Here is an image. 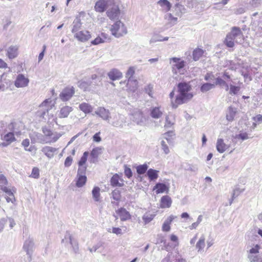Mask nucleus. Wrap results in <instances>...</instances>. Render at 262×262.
Returning <instances> with one entry per match:
<instances>
[{
    "instance_id": "obj_1",
    "label": "nucleus",
    "mask_w": 262,
    "mask_h": 262,
    "mask_svg": "<svg viewBox=\"0 0 262 262\" xmlns=\"http://www.w3.org/2000/svg\"><path fill=\"white\" fill-rule=\"evenodd\" d=\"M177 89L178 94L176 96H174V90L169 94L171 106L174 108L180 105L188 102L193 97V94L191 92L192 86L189 83L180 82L177 84Z\"/></svg>"
},
{
    "instance_id": "obj_2",
    "label": "nucleus",
    "mask_w": 262,
    "mask_h": 262,
    "mask_svg": "<svg viewBox=\"0 0 262 262\" xmlns=\"http://www.w3.org/2000/svg\"><path fill=\"white\" fill-rule=\"evenodd\" d=\"M80 24L74 25L72 29L74 37L78 41L84 42L88 41L92 37L91 32L86 30L80 29Z\"/></svg>"
},
{
    "instance_id": "obj_3",
    "label": "nucleus",
    "mask_w": 262,
    "mask_h": 262,
    "mask_svg": "<svg viewBox=\"0 0 262 262\" xmlns=\"http://www.w3.org/2000/svg\"><path fill=\"white\" fill-rule=\"evenodd\" d=\"M110 4L108 5V9L106 12L107 16L110 19L113 20L118 18L120 15L121 11L119 8L120 5V0H110Z\"/></svg>"
},
{
    "instance_id": "obj_4",
    "label": "nucleus",
    "mask_w": 262,
    "mask_h": 262,
    "mask_svg": "<svg viewBox=\"0 0 262 262\" xmlns=\"http://www.w3.org/2000/svg\"><path fill=\"white\" fill-rule=\"evenodd\" d=\"M242 34L241 29L239 27H233L231 28V32L228 33L224 40V44L229 48H233L234 46V40L236 37Z\"/></svg>"
},
{
    "instance_id": "obj_5",
    "label": "nucleus",
    "mask_w": 262,
    "mask_h": 262,
    "mask_svg": "<svg viewBox=\"0 0 262 262\" xmlns=\"http://www.w3.org/2000/svg\"><path fill=\"white\" fill-rule=\"evenodd\" d=\"M42 132L47 143H49L56 142L62 135L60 133L53 130L47 127H42Z\"/></svg>"
},
{
    "instance_id": "obj_6",
    "label": "nucleus",
    "mask_w": 262,
    "mask_h": 262,
    "mask_svg": "<svg viewBox=\"0 0 262 262\" xmlns=\"http://www.w3.org/2000/svg\"><path fill=\"white\" fill-rule=\"evenodd\" d=\"M110 30L112 35L116 37L122 36L127 33V29L124 24L120 20L115 23L112 26Z\"/></svg>"
},
{
    "instance_id": "obj_7",
    "label": "nucleus",
    "mask_w": 262,
    "mask_h": 262,
    "mask_svg": "<svg viewBox=\"0 0 262 262\" xmlns=\"http://www.w3.org/2000/svg\"><path fill=\"white\" fill-rule=\"evenodd\" d=\"M170 62L172 63V72L174 74H183L184 72H181L182 69L185 67L186 62L182 60L180 58L172 57L170 58Z\"/></svg>"
},
{
    "instance_id": "obj_8",
    "label": "nucleus",
    "mask_w": 262,
    "mask_h": 262,
    "mask_svg": "<svg viewBox=\"0 0 262 262\" xmlns=\"http://www.w3.org/2000/svg\"><path fill=\"white\" fill-rule=\"evenodd\" d=\"M74 94V88L73 86H68L63 89L59 94V97L63 101H67L70 99Z\"/></svg>"
},
{
    "instance_id": "obj_9",
    "label": "nucleus",
    "mask_w": 262,
    "mask_h": 262,
    "mask_svg": "<svg viewBox=\"0 0 262 262\" xmlns=\"http://www.w3.org/2000/svg\"><path fill=\"white\" fill-rule=\"evenodd\" d=\"M89 155V153L88 151H85L78 161V165L79 167L78 169V172L79 173H85L87 169L85 164L87 161Z\"/></svg>"
},
{
    "instance_id": "obj_10",
    "label": "nucleus",
    "mask_w": 262,
    "mask_h": 262,
    "mask_svg": "<svg viewBox=\"0 0 262 262\" xmlns=\"http://www.w3.org/2000/svg\"><path fill=\"white\" fill-rule=\"evenodd\" d=\"M111 185L113 187H122L124 185V181L122 174L115 173L110 180Z\"/></svg>"
},
{
    "instance_id": "obj_11",
    "label": "nucleus",
    "mask_w": 262,
    "mask_h": 262,
    "mask_svg": "<svg viewBox=\"0 0 262 262\" xmlns=\"http://www.w3.org/2000/svg\"><path fill=\"white\" fill-rule=\"evenodd\" d=\"M15 133L13 132H8L3 136L2 140L3 141V142L1 143V145L2 146H6L15 142L16 139L15 137Z\"/></svg>"
},
{
    "instance_id": "obj_12",
    "label": "nucleus",
    "mask_w": 262,
    "mask_h": 262,
    "mask_svg": "<svg viewBox=\"0 0 262 262\" xmlns=\"http://www.w3.org/2000/svg\"><path fill=\"white\" fill-rule=\"evenodd\" d=\"M110 4V0H98L94 6L95 10L98 12H104Z\"/></svg>"
},
{
    "instance_id": "obj_13",
    "label": "nucleus",
    "mask_w": 262,
    "mask_h": 262,
    "mask_svg": "<svg viewBox=\"0 0 262 262\" xmlns=\"http://www.w3.org/2000/svg\"><path fill=\"white\" fill-rule=\"evenodd\" d=\"M29 80L23 74H19L16 77L14 84L17 88H24L28 85Z\"/></svg>"
},
{
    "instance_id": "obj_14",
    "label": "nucleus",
    "mask_w": 262,
    "mask_h": 262,
    "mask_svg": "<svg viewBox=\"0 0 262 262\" xmlns=\"http://www.w3.org/2000/svg\"><path fill=\"white\" fill-rule=\"evenodd\" d=\"M116 212L121 221H126L132 219V215L130 213L123 207L118 209L116 210Z\"/></svg>"
},
{
    "instance_id": "obj_15",
    "label": "nucleus",
    "mask_w": 262,
    "mask_h": 262,
    "mask_svg": "<svg viewBox=\"0 0 262 262\" xmlns=\"http://www.w3.org/2000/svg\"><path fill=\"white\" fill-rule=\"evenodd\" d=\"M41 150L47 157L51 159L56 155L57 149L52 146H46L42 147Z\"/></svg>"
},
{
    "instance_id": "obj_16",
    "label": "nucleus",
    "mask_w": 262,
    "mask_h": 262,
    "mask_svg": "<svg viewBox=\"0 0 262 262\" xmlns=\"http://www.w3.org/2000/svg\"><path fill=\"white\" fill-rule=\"evenodd\" d=\"M127 91L130 92H136L138 88V82L135 79H127L126 83Z\"/></svg>"
},
{
    "instance_id": "obj_17",
    "label": "nucleus",
    "mask_w": 262,
    "mask_h": 262,
    "mask_svg": "<svg viewBox=\"0 0 262 262\" xmlns=\"http://www.w3.org/2000/svg\"><path fill=\"white\" fill-rule=\"evenodd\" d=\"M2 190L6 193L5 199L8 203H14L15 202V198L13 192L8 187L5 186L2 187Z\"/></svg>"
},
{
    "instance_id": "obj_18",
    "label": "nucleus",
    "mask_w": 262,
    "mask_h": 262,
    "mask_svg": "<svg viewBox=\"0 0 262 262\" xmlns=\"http://www.w3.org/2000/svg\"><path fill=\"white\" fill-rule=\"evenodd\" d=\"M171 198L169 195H164L160 199V207L161 208H169L171 207Z\"/></svg>"
},
{
    "instance_id": "obj_19",
    "label": "nucleus",
    "mask_w": 262,
    "mask_h": 262,
    "mask_svg": "<svg viewBox=\"0 0 262 262\" xmlns=\"http://www.w3.org/2000/svg\"><path fill=\"white\" fill-rule=\"evenodd\" d=\"M153 190L155 191L157 194L168 192L169 187L162 183H158L153 188Z\"/></svg>"
},
{
    "instance_id": "obj_20",
    "label": "nucleus",
    "mask_w": 262,
    "mask_h": 262,
    "mask_svg": "<svg viewBox=\"0 0 262 262\" xmlns=\"http://www.w3.org/2000/svg\"><path fill=\"white\" fill-rule=\"evenodd\" d=\"M107 75L110 79L113 81L119 80L121 79L122 76V73L118 69H113L111 70L108 73Z\"/></svg>"
},
{
    "instance_id": "obj_21",
    "label": "nucleus",
    "mask_w": 262,
    "mask_h": 262,
    "mask_svg": "<svg viewBox=\"0 0 262 262\" xmlns=\"http://www.w3.org/2000/svg\"><path fill=\"white\" fill-rule=\"evenodd\" d=\"M205 53V50L200 48H196L193 50L192 53V59L194 61H198L202 58Z\"/></svg>"
},
{
    "instance_id": "obj_22",
    "label": "nucleus",
    "mask_w": 262,
    "mask_h": 262,
    "mask_svg": "<svg viewBox=\"0 0 262 262\" xmlns=\"http://www.w3.org/2000/svg\"><path fill=\"white\" fill-rule=\"evenodd\" d=\"M175 218H176V216L171 215L164 221L162 226L163 232H168L170 230V225Z\"/></svg>"
},
{
    "instance_id": "obj_23",
    "label": "nucleus",
    "mask_w": 262,
    "mask_h": 262,
    "mask_svg": "<svg viewBox=\"0 0 262 262\" xmlns=\"http://www.w3.org/2000/svg\"><path fill=\"white\" fill-rule=\"evenodd\" d=\"M73 111V108L69 106H64L60 110L58 116L60 118H64L68 117L70 113Z\"/></svg>"
},
{
    "instance_id": "obj_24",
    "label": "nucleus",
    "mask_w": 262,
    "mask_h": 262,
    "mask_svg": "<svg viewBox=\"0 0 262 262\" xmlns=\"http://www.w3.org/2000/svg\"><path fill=\"white\" fill-rule=\"evenodd\" d=\"M85 173H79L77 172V178L76 182V185L78 187L83 186L87 181V178L85 175Z\"/></svg>"
},
{
    "instance_id": "obj_25",
    "label": "nucleus",
    "mask_w": 262,
    "mask_h": 262,
    "mask_svg": "<svg viewBox=\"0 0 262 262\" xmlns=\"http://www.w3.org/2000/svg\"><path fill=\"white\" fill-rule=\"evenodd\" d=\"M18 47L17 46L10 47L7 52V55L9 59H13L18 55Z\"/></svg>"
},
{
    "instance_id": "obj_26",
    "label": "nucleus",
    "mask_w": 262,
    "mask_h": 262,
    "mask_svg": "<svg viewBox=\"0 0 262 262\" xmlns=\"http://www.w3.org/2000/svg\"><path fill=\"white\" fill-rule=\"evenodd\" d=\"M228 148L227 145L224 142L222 139H219L216 142V149L220 152H224Z\"/></svg>"
},
{
    "instance_id": "obj_27",
    "label": "nucleus",
    "mask_w": 262,
    "mask_h": 262,
    "mask_svg": "<svg viewBox=\"0 0 262 262\" xmlns=\"http://www.w3.org/2000/svg\"><path fill=\"white\" fill-rule=\"evenodd\" d=\"M236 108L230 106L228 107V112L226 114V119L229 121H232L236 114Z\"/></svg>"
},
{
    "instance_id": "obj_28",
    "label": "nucleus",
    "mask_w": 262,
    "mask_h": 262,
    "mask_svg": "<svg viewBox=\"0 0 262 262\" xmlns=\"http://www.w3.org/2000/svg\"><path fill=\"white\" fill-rule=\"evenodd\" d=\"M163 114L162 111L160 110V107H153L150 110V116L155 119L160 118Z\"/></svg>"
},
{
    "instance_id": "obj_29",
    "label": "nucleus",
    "mask_w": 262,
    "mask_h": 262,
    "mask_svg": "<svg viewBox=\"0 0 262 262\" xmlns=\"http://www.w3.org/2000/svg\"><path fill=\"white\" fill-rule=\"evenodd\" d=\"M79 107L85 114H89L93 111V107L90 104L85 102L81 103Z\"/></svg>"
},
{
    "instance_id": "obj_30",
    "label": "nucleus",
    "mask_w": 262,
    "mask_h": 262,
    "mask_svg": "<svg viewBox=\"0 0 262 262\" xmlns=\"http://www.w3.org/2000/svg\"><path fill=\"white\" fill-rule=\"evenodd\" d=\"M158 4L162 8L163 10L165 12L169 11L171 7V5L167 0H160Z\"/></svg>"
},
{
    "instance_id": "obj_31",
    "label": "nucleus",
    "mask_w": 262,
    "mask_h": 262,
    "mask_svg": "<svg viewBox=\"0 0 262 262\" xmlns=\"http://www.w3.org/2000/svg\"><path fill=\"white\" fill-rule=\"evenodd\" d=\"M95 114L99 116L103 119H107L109 117L108 111L106 110V109H105L104 107H100L98 108V110L95 112Z\"/></svg>"
},
{
    "instance_id": "obj_32",
    "label": "nucleus",
    "mask_w": 262,
    "mask_h": 262,
    "mask_svg": "<svg viewBox=\"0 0 262 262\" xmlns=\"http://www.w3.org/2000/svg\"><path fill=\"white\" fill-rule=\"evenodd\" d=\"M205 246V237L202 235L196 243V248L198 251H201L203 250Z\"/></svg>"
},
{
    "instance_id": "obj_33",
    "label": "nucleus",
    "mask_w": 262,
    "mask_h": 262,
    "mask_svg": "<svg viewBox=\"0 0 262 262\" xmlns=\"http://www.w3.org/2000/svg\"><path fill=\"white\" fill-rule=\"evenodd\" d=\"M159 171L153 169L148 170L147 174L150 181H155L158 178Z\"/></svg>"
},
{
    "instance_id": "obj_34",
    "label": "nucleus",
    "mask_w": 262,
    "mask_h": 262,
    "mask_svg": "<svg viewBox=\"0 0 262 262\" xmlns=\"http://www.w3.org/2000/svg\"><path fill=\"white\" fill-rule=\"evenodd\" d=\"M9 129L11 131L10 132H15V134L16 136H20L21 134V131H16L17 129V123L15 122H12L9 123L8 125Z\"/></svg>"
},
{
    "instance_id": "obj_35",
    "label": "nucleus",
    "mask_w": 262,
    "mask_h": 262,
    "mask_svg": "<svg viewBox=\"0 0 262 262\" xmlns=\"http://www.w3.org/2000/svg\"><path fill=\"white\" fill-rule=\"evenodd\" d=\"M90 85V84L88 82L84 80H80L78 82V87L84 91L89 90Z\"/></svg>"
},
{
    "instance_id": "obj_36",
    "label": "nucleus",
    "mask_w": 262,
    "mask_h": 262,
    "mask_svg": "<svg viewBox=\"0 0 262 262\" xmlns=\"http://www.w3.org/2000/svg\"><path fill=\"white\" fill-rule=\"evenodd\" d=\"M100 189L99 187L97 186H95L94 187L92 190V194L94 200L96 201H99L100 200Z\"/></svg>"
},
{
    "instance_id": "obj_37",
    "label": "nucleus",
    "mask_w": 262,
    "mask_h": 262,
    "mask_svg": "<svg viewBox=\"0 0 262 262\" xmlns=\"http://www.w3.org/2000/svg\"><path fill=\"white\" fill-rule=\"evenodd\" d=\"M155 215L146 213L142 217L143 220L145 224H147L150 222L155 217Z\"/></svg>"
},
{
    "instance_id": "obj_38",
    "label": "nucleus",
    "mask_w": 262,
    "mask_h": 262,
    "mask_svg": "<svg viewBox=\"0 0 262 262\" xmlns=\"http://www.w3.org/2000/svg\"><path fill=\"white\" fill-rule=\"evenodd\" d=\"M148 169V166L146 164L140 165L137 167V172L139 174H142L146 172Z\"/></svg>"
},
{
    "instance_id": "obj_39",
    "label": "nucleus",
    "mask_w": 262,
    "mask_h": 262,
    "mask_svg": "<svg viewBox=\"0 0 262 262\" xmlns=\"http://www.w3.org/2000/svg\"><path fill=\"white\" fill-rule=\"evenodd\" d=\"M101 147H97L93 148L91 152V156L94 159L97 158L101 154Z\"/></svg>"
},
{
    "instance_id": "obj_40",
    "label": "nucleus",
    "mask_w": 262,
    "mask_h": 262,
    "mask_svg": "<svg viewBox=\"0 0 262 262\" xmlns=\"http://www.w3.org/2000/svg\"><path fill=\"white\" fill-rule=\"evenodd\" d=\"M214 87V84H211L208 83H206L203 84L201 87V91L202 92H206L210 90L212 88Z\"/></svg>"
},
{
    "instance_id": "obj_41",
    "label": "nucleus",
    "mask_w": 262,
    "mask_h": 262,
    "mask_svg": "<svg viewBox=\"0 0 262 262\" xmlns=\"http://www.w3.org/2000/svg\"><path fill=\"white\" fill-rule=\"evenodd\" d=\"M135 73V70L134 67H130L128 68L125 73V76L127 79H133V77Z\"/></svg>"
},
{
    "instance_id": "obj_42",
    "label": "nucleus",
    "mask_w": 262,
    "mask_h": 262,
    "mask_svg": "<svg viewBox=\"0 0 262 262\" xmlns=\"http://www.w3.org/2000/svg\"><path fill=\"white\" fill-rule=\"evenodd\" d=\"M112 194L113 198L115 200L119 201L120 200L121 195V192L119 190H118V189L114 190L112 192Z\"/></svg>"
},
{
    "instance_id": "obj_43",
    "label": "nucleus",
    "mask_w": 262,
    "mask_h": 262,
    "mask_svg": "<svg viewBox=\"0 0 262 262\" xmlns=\"http://www.w3.org/2000/svg\"><path fill=\"white\" fill-rule=\"evenodd\" d=\"M240 89H241V88L239 86H235L233 85H230L229 93L231 95H236L239 91Z\"/></svg>"
},
{
    "instance_id": "obj_44",
    "label": "nucleus",
    "mask_w": 262,
    "mask_h": 262,
    "mask_svg": "<svg viewBox=\"0 0 262 262\" xmlns=\"http://www.w3.org/2000/svg\"><path fill=\"white\" fill-rule=\"evenodd\" d=\"M30 177L34 179H38L39 177V169L36 167H33Z\"/></svg>"
},
{
    "instance_id": "obj_45",
    "label": "nucleus",
    "mask_w": 262,
    "mask_h": 262,
    "mask_svg": "<svg viewBox=\"0 0 262 262\" xmlns=\"http://www.w3.org/2000/svg\"><path fill=\"white\" fill-rule=\"evenodd\" d=\"M172 116H167L166 118V123L165 124V127H170L171 125H172L174 124V121L173 119H172L171 118Z\"/></svg>"
},
{
    "instance_id": "obj_46",
    "label": "nucleus",
    "mask_w": 262,
    "mask_h": 262,
    "mask_svg": "<svg viewBox=\"0 0 262 262\" xmlns=\"http://www.w3.org/2000/svg\"><path fill=\"white\" fill-rule=\"evenodd\" d=\"M8 183L6 178L3 174H0V186L4 187Z\"/></svg>"
},
{
    "instance_id": "obj_47",
    "label": "nucleus",
    "mask_w": 262,
    "mask_h": 262,
    "mask_svg": "<svg viewBox=\"0 0 262 262\" xmlns=\"http://www.w3.org/2000/svg\"><path fill=\"white\" fill-rule=\"evenodd\" d=\"M124 174L128 179H130L133 176L131 169L126 166H125L124 168Z\"/></svg>"
},
{
    "instance_id": "obj_48",
    "label": "nucleus",
    "mask_w": 262,
    "mask_h": 262,
    "mask_svg": "<svg viewBox=\"0 0 262 262\" xmlns=\"http://www.w3.org/2000/svg\"><path fill=\"white\" fill-rule=\"evenodd\" d=\"M103 42L104 41L100 36L97 37L95 39L91 41V43L93 45H97Z\"/></svg>"
},
{
    "instance_id": "obj_49",
    "label": "nucleus",
    "mask_w": 262,
    "mask_h": 262,
    "mask_svg": "<svg viewBox=\"0 0 262 262\" xmlns=\"http://www.w3.org/2000/svg\"><path fill=\"white\" fill-rule=\"evenodd\" d=\"M72 162L73 158L71 156L68 157L64 161V166L67 167L70 166L72 163Z\"/></svg>"
},
{
    "instance_id": "obj_50",
    "label": "nucleus",
    "mask_w": 262,
    "mask_h": 262,
    "mask_svg": "<svg viewBox=\"0 0 262 262\" xmlns=\"http://www.w3.org/2000/svg\"><path fill=\"white\" fill-rule=\"evenodd\" d=\"M260 247L258 245H256L254 247L251 248L249 252L251 254H256L259 252V250L260 249Z\"/></svg>"
},
{
    "instance_id": "obj_51",
    "label": "nucleus",
    "mask_w": 262,
    "mask_h": 262,
    "mask_svg": "<svg viewBox=\"0 0 262 262\" xmlns=\"http://www.w3.org/2000/svg\"><path fill=\"white\" fill-rule=\"evenodd\" d=\"M100 132H99L98 133H96L93 136V140L94 142H100L101 141V138L100 137Z\"/></svg>"
},
{
    "instance_id": "obj_52",
    "label": "nucleus",
    "mask_w": 262,
    "mask_h": 262,
    "mask_svg": "<svg viewBox=\"0 0 262 262\" xmlns=\"http://www.w3.org/2000/svg\"><path fill=\"white\" fill-rule=\"evenodd\" d=\"M152 89H153V87L152 85H148L145 88V91L146 92V93H147L149 96H150V97H152Z\"/></svg>"
},
{
    "instance_id": "obj_53",
    "label": "nucleus",
    "mask_w": 262,
    "mask_h": 262,
    "mask_svg": "<svg viewBox=\"0 0 262 262\" xmlns=\"http://www.w3.org/2000/svg\"><path fill=\"white\" fill-rule=\"evenodd\" d=\"M236 138L241 139L243 140L247 139L248 138V134L246 133H242L236 136Z\"/></svg>"
},
{
    "instance_id": "obj_54",
    "label": "nucleus",
    "mask_w": 262,
    "mask_h": 262,
    "mask_svg": "<svg viewBox=\"0 0 262 262\" xmlns=\"http://www.w3.org/2000/svg\"><path fill=\"white\" fill-rule=\"evenodd\" d=\"M22 146L24 147L25 150H27V148L30 145V141L28 139H25L22 141Z\"/></svg>"
},
{
    "instance_id": "obj_55",
    "label": "nucleus",
    "mask_w": 262,
    "mask_h": 262,
    "mask_svg": "<svg viewBox=\"0 0 262 262\" xmlns=\"http://www.w3.org/2000/svg\"><path fill=\"white\" fill-rule=\"evenodd\" d=\"M162 149L164 150L165 154H167L169 152V150L168 146L165 144V142L164 141H162L161 142Z\"/></svg>"
},
{
    "instance_id": "obj_56",
    "label": "nucleus",
    "mask_w": 262,
    "mask_h": 262,
    "mask_svg": "<svg viewBox=\"0 0 262 262\" xmlns=\"http://www.w3.org/2000/svg\"><path fill=\"white\" fill-rule=\"evenodd\" d=\"M100 37H102V39L104 42L110 40V37L109 35L105 33H101L100 34Z\"/></svg>"
},
{
    "instance_id": "obj_57",
    "label": "nucleus",
    "mask_w": 262,
    "mask_h": 262,
    "mask_svg": "<svg viewBox=\"0 0 262 262\" xmlns=\"http://www.w3.org/2000/svg\"><path fill=\"white\" fill-rule=\"evenodd\" d=\"M112 233L117 235L122 234L121 229L119 227H113L112 228Z\"/></svg>"
},
{
    "instance_id": "obj_58",
    "label": "nucleus",
    "mask_w": 262,
    "mask_h": 262,
    "mask_svg": "<svg viewBox=\"0 0 262 262\" xmlns=\"http://www.w3.org/2000/svg\"><path fill=\"white\" fill-rule=\"evenodd\" d=\"M214 78V75L211 73H207L205 76V79L206 80H213Z\"/></svg>"
},
{
    "instance_id": "obj_59",
    "label": "nucleus",
    "mask_w": 262,
    "mask_h": 262,
    "mask_svg": "<svg viewBox=\"0 0 262 262\" xmlns=\"http://www.w3.org/2000/svg\"><path fill=\"white\" fill-rule=\"evenodd\" d=\"M46 50V45H44L43 46V50L39 54L38 56V60L40 61L42 59L43 56H44V53Z\"/></svg>"
},
{
    "instance_id": "obj_60",
    "label": "nucleus",
    "mask_w": 262,
    "mask_h": 262,
    "mask_svg": "<svg viewBox=\"0 0 262 262\" xmlns=\"http://www.w3.org/2000/svg\"><path fill=\"white\" fill-rule=\"evenodd\" d=\"M173 134V132L171 131V132H168L167 133H166L164 135H165V138L167 140V141H169L170 140V138L171 137V136H172V135Z\"/></svg>"
},
{
    "instance_id": "obj_61",
    "label": "nucleus",
    "mask_w": 262,
    "mask_h": 262,
    "mask_svg": "<svg viewBox=\"0 0 262 262\" xmlns=\"http://www.w3.org/2000/svg\"><path fill=\"white\" fill-rule=\"evenodd\" d=\"M253 119L255 121L257 122H259L262 121V115H258L253 118Z\"/></svg>"
},
{
    "instance_id": "obj_62",
    "label": "nucleus",
    "mask_w": 262,
    "mask_h": 262,
    "mask_svg": "<svg viewBox=\"0 0 262 262\" xmlns=\"http://www.w3.org/2000/svg\"><path fill=\"white\" fill-rule=\"evenodd\" d=\"M7 68V64L2 59H0V68Z\"/></svg>"
},
{
    "instance_id": "obj_63",
    "label": "nucleus",
    "mask_w": 262,
    "mask_h": 262,
    "mask_svg": "<svg viewBox=\"0 0 262 262\" xmlns=\"http://www.w3.org/2000/svg\"><path fill=\"white\" fill-rule=\"evenodd\" d=\"M199 224L198 222H194V223H192L189 226V228L191 230H193V229H196L197 228V227L199 226Z\"/></svg>"
},
{
    "instance_id": "obj_64",
    "label": "nucleus",
    "mask_w": 262,
    "mask_h": 262,
    "mask_svg": "<svg viewBox=\"0 0 262 262\" xmlns=\"http://www.w3.org/2000/svg\"><path fill=\"white\" fill-rule=\"evenodd\" d=\"M170 238L171 241L174 242H177L178 241V237L174 234H171L170 235Z\"/></svg>"
}]
</instances>
